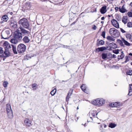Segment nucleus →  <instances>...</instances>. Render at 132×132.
Instances as JSON below:
<instances>
[{"label":"nucleus","mask_w":132,"mask_h":132,"mask_svg":"<svg viewBox=\"0 0 132 132\" xmlns=\"http://www.w3.org/2000/svg\"><path fill=\"white\" fill-rule=\"evenodd\" d=\"M12 49L13 51L14 54H17V52L16 50V47L13 45H12Z\"/></svg>","instance_id":"2f4dec72"},{"label":"nucleus","mask_w":132,"mask_h":132,"mask_svg":"<svg viewBox=\"0 0 132 132\" xmlns=\"http://www.w3.org/2000/svg\"><path fill=\"white\" fill-rule=\"evenodd\" d=\"M10 24L11 26L14 28H16L17 26L16 22L14 20H11Z\"/></svg>","instance_id":"9d476101"},{"label":"nucleus","mask_w":132,"mask_h":132,"mask_svg":"<svg viewBox=\"0 0 132 132\" xmlns=\"http://www.w3.org/2000/svg\"><path fill=\"white\" fill-rule=\"evenodd\" d=\"M127 26L129 28L132 27V22H129L127 24Z\"/></svg>","instance_id":"c9c22d12"},{"label":"nucleus","mask_w":132,"mask_h":132,"mask_svg":"<svg viewBox=\"0 0 132 132\" xmlns=\"http://www.w3.org/2000/svg\"><path fill=\"white\" fill-rule=\"evenodd\" d=\"M109 32L110 35L114 36H116L117 35H118V31L114 28H110Z\"/></svg>","instance_id":"39448f33"},{"label":"nucleus","mask_w":132,"mask_h":132,"mask_svg":"<svg viewBox=\"0 0 132 132\" xmlns=\"http://www.w3.org/2000/svg\"><path fill=\"white\" fill-rule=\"evenodd\" d=\"M8 20V16L7 15H4L3 16L2 18V22H6Z\"/></svg>","instance_id":"4468645a"},{"label":"nucleus","mask_w":132,"mask_h":132,"mask_svg":"<svg viewBox=\"0 0 132 132\" xmlns=\"http://www.w3.org/2000/svg\"><path fill=\"white\" fill-rule=\"evenodd\" d=\"M113 52L114 53L116 54H117L119 53L118 49L115 50H113Z\"/></svg>","instance_id":"58836bf2"},{"label":"nucleus","mask_w":132,"mask_h":132,"mask_svg":"<svg viewBox=\"0 0 132 132\" xmlns=\"http://www.w3.org/2000/svg\"><path fill=\"white\" fill-rule=\"evenodd\" d=\"M96 28H97L96 27L95 25H94L92 27V29H93L94 30H96Z\"/></svg>","instance_id":"49530a36"},{"label":"nucleus","mask_w":132,"mask_h":132,"mask_svg":"<svg viewBox=\"0 0 132 132\" xmlns=\"http://www.w3.org/2000/svg\"><path fill=\"white\" fill-rule=\"evenodd\" d=\"M122 54L120 56H118V59L119 60L122 59L124 57L125 55L123 52H121Z\"/></svg>","instance_id":"c85d7f7f"},{"label":"nucleus","mask_w":132,"mask_h":132,"mask_svg":"<svg viewBox=\"0 0 132 132\" xmlns=\"http://www.w3.org/2000/svg\"><path fill=\"white\" fill-rule=\"evenodd\" d=\"M122 40L123 42V43H124L125 45L127 46H130V44L126 40L123 38H122Z\"/></svg>","instance_id":"412c9836"},{"label":"nucleus","mask_w":132,"mask_h":132,"mask_svg":"<svg viewBox=\"0 0 132 132\" xmlns=\"http://www.w3.org/2000/svg\"><path fill=\"white\" fill-rule=\"evenodd\" d=\"M105 103V101L103 98H97L92 102V103L95 105L101 106L103 105Z\"/></svg>","instance_id":"f03ea898"},{"label":"nucleus","mask_w":132,"mask_h":132,"mask_svg":"<svg viewBox=\"0 0 132 132\" xmlns=\"http://www.w3.org/2000/svg\"><path fill=\"white\" fill-rule=\"evenodd\" d=\"M82 90L85 92L86 93L87 92L86 87L85 85L83 84L82 85L81 87Z\"/></svg>","instance_id":"b1692460"},{"label":"nucleus","mask_w":132,"mask_h":132,"mask_svg":"<svg viewBox=\"0 0 132 132\" xmlns=\"http://www.w3.org/2000/svg\"><path fill=\"white\" fill-rule=\"evenodd\" d=\"M131 37V35L130 34H127L126 35V37L127 38L130 39Z\"/></svg>","instance_id":"4c0bfd02"},{"label":"nucleus","mask_w":132,"mask_h":132,"mask_svg":"<svg viewBox=\"0 0 132 132\" xmlns=\"http://www.w3.org/2000/svg\"><path fill=\"white\" fill-rule=\"evenodd\" d=\"M90 118L92 119V120H93V119H92V117H90Z\"/></svg>","instance_id":"6e6d98bb"},{"label":"nucleus","mask_w":132,"mask_h":132,"mask_svg":"<svg viewBox=\"0 0 132 132\" xmlns=\"http://www.w3.org/2000/svg\"><path fill=\"white\" fill-rule=\"evenodd\" d=\"M106 38L108 40L110 41H114L115 40L114 38L110 36H107Z\"/></svg>","instance_id":"a878e982"},{"label":"nucleus","mask_w":132,"mask_h":132,"mask_svg":"<svg viewBox=\"0 0 132 132\" xmlns=\"http://www.w3.org/2000/svg\"><path fill=\"white\" fill-rule=\"evenodd\" d=\"M110 44L111 48L113 49H115L117 47V45L116 43H113Z\"/></svg>","instance_id":"bb28decb"},{"label":"nucleus","mask_w":132,"mask_h":132,"mask_svg":"<svg viewBox=\"0 0 132 132\" xmlns=\"http://www.w3.org/2000/svg\"><path fill=\"white\" fill-rule=\"evenodd\" d=\"M106 6H104L102 7L100 10L101 13L102 14H104L105 13L106 11Z\"/></svg>","instance_id":"a211bd4d"},{"label":"nucleus","mask_w":132,"mask_h":132,"mask_svg":"<svg viewBox=\"0 0 132 132\" xmlns=\"http://www.w3.org/2000/svg\"><path fill=\"white\" fill-rule=\"evenodd\" d=\"M10 41L12 43L15 44H17L18 42L17 39H16V38L14 37L11 39Z\"/></svg>","instance_id":"2eb2a0df"},{"label":"nucleus","mask_w":132,"mask_h":132,"mask_svg":"<svg viewBox=\"0 0 132 132\" xmlns=\"http://www.w3.org/2000/svg\"><path fill=\"white\" fill-rule=\"evenodd\" d=\"M14 37L16 38H18L19 40L22 39V34L20 33L19 31H16L14 32Z\"/></svg>","instance_id":"0eeeda50"},{"label":"nucleus","mask_w":132,"mask_h":132,"mask_svg":"<svg viewBox=\"0 0 132 132\" xmlns=\"http://www.w3.org/2000/svg\"><path fill=\"white\" fill-rule=\"evenodd\" d=\"M108 47H105L103 46L101 47H98L96 49V51L97 52H99L100 51H104L106 50H110L111 48L108 49Z\"/></svg>","instance_id":"6e6552de"},{"label":"nucleus","mask_w":132,"mask_h":132,"mask_svg":"<svg viewBox=\"0 0 132 132\" xmlns=\"http://www.w3.org/2000/svg\"><path fill=\"white\" fill-rule=\"evenodd\" d=\"M24 122L27 126H29L31 125L30 121L28 119H26L24 120Z\"/></svg>","instance_id":"dca6fc26"},{"label":"nucleus","mask_w":132,"mask_h":132,"mask_svg":"<svg viewBox=\"0 0 132 132\" xmlns=\"http://www.w3.org/2000/svg\"><path fill=\"white\" fill-rule=\"evenodd\" d=\"M129 96L132 95V85L130 84L129 85V93L128 94Z\"/></svg>","instance_id":"6ab92c4d"},{"label":"nucleus","mask_w":132,"mask_h":132,"mask_svg":"<svg viewBox=\"0 0 132 132\" xmlns=\"http://www.w3.org/2000/svg\"><path fill=\"white\" fill-rule=\"evenodd\" d=\"M127 20L128 18L127 16H123L122 19V21L125 24H126L127 22Z\"/></svg>","instance_id":"5701e85b"},{"label":"nucleus","mask_w":132,"mask_h":132,"mask_svg":"<svg viewBox=\"0 0 132 132\" xmlns=\"http://www.w3.org/2000/svg\"><path fill=\"white\" fill-rule=\"evenodd\" d=\"M131 64L132 65V62L131 63Z\"/></svg>","instance_id":"bf43d9fd"},{"label":"nucleus","mask_w":132,"mask_h":132,"mask_svg":"<svg viewBox=\"0 0 132 132\" xmlns=\"http://www.w3.org/2000/svg\"><path fill=\"white\" fill-rule=\"evenodd\" d=\"M10 32L9 30H6L5 32H2L1 34L2 38L4 39L8 38L10 36Z\"/></svg>","instance_id":"423d86ee"},{"label":"nucleus","mask_w":132,"mask_h":132,"mask_svg":"<svg viewBox=\"0 0 132 132\" xmlns=\"http://www.w3.org/2000/svg\"><path fill=\"white\" fill-rule=\"evenodd\" d=\"M119 8L118 7H115V9L116 10V11H118Z\"/></svg>","instance_id":"09e8293b"},{"label":"nucleus","mask_w":132,"mask_h":132,"mask_svg":"<svg viewBox=\"0 0 132 132\" xmlns=\"http://www.w3.org/2000/svg\"><path fill=\"white\" fill-rule=\"evenodd\" d=\"M125 58L126 59V61H125V62H126L127 61H129V59L128 56H126L125 57Z\"/></svg>","instance_id":"79ce46f5"},{"label":"nucleus","mask_w":132,"mask_h":132,"mask_svg":"<svg viewBox=\"0 0 132 132\" xmlns=\"http://www.w3.org/2000/svg\"><path fill=\"white\" fill-rule=\"evenodd\" d=\"M105 33L104 31H103L102 34V35L104 38H105Z\"/></svg>","instance_id":"c03bdc74"},{"label":"nucleus","mask_w":132,"mask_h":132,"mask_svg":"<svg viewBox=\"0 0 132 132\" xmlns=\"http://www.w3.org/2000/svg\"><path fill=\"white\" fill-rule=\"evenodd\" d=\"M104 42L102 40H101L99 42V43L101 45H102L104 44Z\"/></svg>","instance_id":"a19ab883"},{"label":"nucleus","mask_w":132,"mask_h":132,"mask_svg":"<svg viewBox=\"0 0 132 132\" xmlns=\"http://www.w3.org/2000/svg\"><path fill=\"white\" fill-rule=\"evenodd\" d=\"M56 92V89H54L50 93V94H51L52 95L54 96L55 95Z\"/></svg>","instance_id":"473e14b6"},{"label":"nucleus","mask_w":132,"mask_h":132,"mask_svg":"<svg viewBox=\"0 0 132 132\" xmlns=\"http://www.w3.org/2000/svg\"><path fill=\"white\" fill-rule=\"evenodd\" d=\"M112 25L115 27L117 28H119V25L117 21L114 19H113L111 21Z\"/></svg>","instance_id":"1a4fd4ad"},{"label":"nucleus","mask_w":132,"mask_h":132,"mask_svg":"<svg viewBox=\"0 0 132 132\" xmlns=\"http://www.w3.org/2000/svg\"><path fill=\"white\" fill-rule=\"evenodd\" d=\"M108 53H103L102 54V57L103 59L106 60L107 57V56L108 55Z\"/></svg>","instance_id":"4be33fe9"},{"label":"nucleus","mask_w":132,"mask_h":132,"mask_svg":"<svg viewBox=\"0 0 132 132\" xmlns=\"http://www.w3.org/2000/svg\"><path fill=\"white\" fill-rule=\"evenodd\" d=\"M6 109L8 117L10 119L12 118L13 114L10 104H7L6 105Z\"/></svg>","instance_id":"7ed1b4c3"},{"label":"nucleus","mask_w":132,"mask_h":132,"mask_svg":"<svg viewBox=\"0 0 132 132\" xmlns=\"http://www.w3.org/2000/svg\"><path fill=\"white\" fill-rule=\"evenodd\" d=\"M117 125L115 124L111 123H110L109 126V127L111 128H113L115 127Z\"/></svg>","instance_id":"c756f323"},{"label":"nucleus","mask_w":132,"mask_h":132,"mask_svg":"<svg viewBox=\"0 0 132 132\" xmlns=\"http://www.w3.org/2000/svg\"><path fill=\"white\" fill-rule=\"evenodd\" d=\"M98 114V113H97L96 114V113L95 111H93V112H90V115L91 116H93V117L95 116L96 114V115H97Z\"/></svg>","instance_id":"f704fd0d"},{"label":"nucleus","mask_w":132,"mask_h":132,"mask_svg":"<svg viewBox=\"0 0 132 132\" xmlns=\"http://www.w3.org/2000/svg\"><path fill=\"white\" fill-rule=\"evenodd\" d=\"M36 84H34L32 85V88H34H34H35L36 89L35 87L36 86Z\"/></svg>","instance_id":"de8ad7c7"},{"label":"nucleus","mask_w":132,"mask_h":132,"mask_svg":"<svg viewBox=\"0 0 132 132\" xmlns=\"http://www.w3.org/2000/svg\"><path fill=\"white\" fill-rule=\"evenodd\" d=\"M20 28L22 32V34H24V35H26L30 34V32L29 31H28L23 28L22 27H20Z\"/></svg>","instance_id":"f8f14e48"},{"label":"nucleus","mask_w":132,"mask_h":132,"mask_svg":"<svg viewBox=\"0 0 132 132\" xmlns=\"http://www.w3.org/2000/svg\"><path fill=\"white\" fill-rule=\"evenodd\" d=\"M110 106H111L112 107H116L118 106V103L116 102L115 103H112L110 104Z\"/></svg>","instance_id":"cd10ccee"},{"label":"nucleus","mask_w":132,"mask_h":132,"mask_svg":"<svg viewBox=\"0 0 132 132\" xmlns=\"http://www.w3.org/2000/svg\"><path fill=\"white\" fill-rule=\"evenodd\" d=\"M112 56L113 58H116V55L114 54Z\"/></svg>","instance_id":"8fccbe9b"},{"label":"nucleus","mask_w":132,"mask_h":132,"mask_svg":"<svg viewBox=\"0 0 132 132\" xmlns=\"http://www.w3.org/2000/svg\"><path fill=\"white\" fill-rule=\"evenodd\" d=\"M103 23V21H101V23Z\"/></svg>","instance_id":"13d9d810"},{"label":"nucleus","mask_w":132,"mask_h":132,"mask_svg":"<svg viewBox=\"0 0 132 132\" xmlns=\"http://www.w3.org/2000/svg\"><path fill=\"white\" fill-rule=\"evenodd\" d=\"M121 40L118 39L117 40L118 42L119 43L120 45L121 46H124V45L123 44V42L122 40V38Z\"/></svg>","instance_id":"7c9ffc66"},{"label":"nucleus","mask_w":132,"mask_h":132,"mask_svg":"<svg viewBox=\"0 0 132 132\" xmlns=\"http://www.w3.org/2000/svg\"><path fill=\"white\" fill-rule=\"evenodd\" d=\"M72 92V90H70L66 98V101H68L69 99L70 98Z\"/></svg>","instance_id":"aec40b11"},{"label":"nucleus","mask_w":132,"mask_h":132,"mask_svg":"<svg viewBox=\"0 0 132 132\" xmlns=\"http://www.w3.org/2000/svg\"><path fill=\"white\" fill-rule=\"evenodd\" d=\"M4 51L2 50V48L0 47V54H2L3 53Z\"/></svg>","instance_id":"37998d69"},{"label":"nucleus","mask_w":132,"mask_h":132,"mask_svg":"<svg viewBox=\"0 0 132 132\" xmlns=\"http://www.w3.org/2000/svg\"><path fill=\"white\" fill-rule=\"evenodd\" d=\"M3 46L5 50V49L8 50L9 48H11L10 45L9 43L7 42H5L4 43Z\"/></svg>","instance_id":"9b49d317"},{"label":"nucleus","mask_w":132,"mask_h":132,"mask_svg":"<svg viewBox=\"0 0 132 132\" xmlns=\"http://www.w3.org/2000/svg\"><path fill=\"white\" fill-rule=\"evenodd\" d=\"M129 55H131V56H132V53H130L129 54Z\"/></svg>","instance_id":"5fc2aeb1"},{"label":"nucleus","mask_w":132,"mask_h":132,"mask_svg":"<svg viewBox=\"0 0 132 132\" xmlns=\"http://www.w3.org/2000/svg\"><path fill=\"white\" fill-rule=\"evenodd\" d=\"M3 56L5 57H8L10 55V53L8 50L5 49V50L4 54H3Z\"/></svg>","instance_id":"f3484780"},{"label":"nucleus","mask_w":132,"mask_h":132,"mask_svg":"<svg viewBox=\"0 0 132 132\" xmlns=\"http://www.w3.org/2000/svg\"><path fill=\"white\" fill-rule=\"evenodd\" d=\"M126 73L127 75L130 76L132 75V70H128L127 72Z\"/></svg>","instance_id":"72a5a7b5"},{"label":"nucleus","mask_w":132,"mask_h":132,"mask_svg":"<svg viewBox=\"0 0 132 132\" xmlns=\"http://www.w3.org/2000/svg\"><path fill=\"white\" fill-rule=\"evenodd\" d=\"M108 16H109V17H110V15H109Z\"/></svg>","instance_id":"4d7b16f0"},{"label":"nucleus","mask_w":132,"mask_h":132,"mask_svg":"<svg viewBox=\"0 0 132 132\" xmlns=\"http://www.w3.org/2000/svg\"><path fill=\"white\" fill-rule=\"evenodd\" d=\"M100 123H98V124H100Z\"/></svg>","instance_id":"680f3d73"},{"label":"nucleus","mask_w":132,"mask_h":132,"mask_svg":"<svg viewBox=\"0 0 132 132\" xmlns=\"http://www.w3.org/2000/svg\"><path fill=\"white\" fill-rule=\"evenodd\" d=\"M125 5H123L121 8L120 7L119 8V11L122 13H124L127 11L125 8Z\"/></svg>","instance_id":"ddd939ff"},{"label":"nucleus","mask_w":132,"mask_h":132,"mask_svg":"<svg viewBox=\"0 0 132 132\" xmlns=\"http://www.w3.org/2000/svg\"><path fill=\"white\" fill-rule=\"evenodd\" d=\"M78 109V108H77V109Z\"/></svg>","instance_id":"052dcab7"},{"label":"nucleus","mask_w":132,"mask_h":132,"mask_svg":"<svg viewBox=\"0 0 132 132\" xmlns=\"http://www.w3.org/2000/svg\"><path fill=\"white\" fill-rule=\"evenodd\" d=\"M131 11H132V10H131Z\"/></svg>","instance_id":"e2e57ef3"},{"label":"nucleus","mask_w":132,"mask_h":132,"mask_svg":"<svg viewBox=\"0 0 132 132\" xmlns=\"http://www.w3.org/2000/svg\"><path fill=\"white\" fill-rule=\"evenodd\" d=\"M8 84V82L7 81H5L4 82L3 84V86L4 87H7V85Z\"/></svg>","instance_id":"e433bc0d"},{"label":"nucleus","mask_w":132,"mask_h":132,"mask_svg":"<svg viewBox=\"0 0 132 132\" xmlns=\"http://www.w3.org/2000/svg\"><path fill=\"white\" fill-rule=\"evenodd\" d=\"M120 30L122 33H125L126 32V31L122 28H120Z\"/></svg>","instance_id":"a18cd8bd"},{"label":"nucleus","mask_w":132,"mask_h":132,"mask_svg":"<svg viewBox=\"0 0 132 132\" xmlns=\"http://www.w3.org/2000/svg\"><path fill=\"white\" fill-rule=\"evenodd\" d=\"M127 14L129 17H132V12H128L127 13Z\"/></svg>","instance_id":"ea45409f"},{"label":"nucleus","mask_w":132,"mask_h":132,"mask_svg":"<svg viewBox=\"0 0 132 132\" xmlns=\"http://www.w3.org/2000/svg\"><path fill=\"white\" fill-rule=\"evenodd\" d=\"M18 24L20 27L22 26L26 28H28L29 26V24L27 20L25 18H23L19 20Z\"/></svg>","instance_id":"f257e3e1"},{"label":"nucleus","mask_w":132,"mask_h":132,"mask_svg":"<svg viewBox=\"0 0 132 132\" xmlns=\"http://www.w3.org/2000/svg\"><path fill=\"white\" fill-rule=\"evenodd\" d=\"M130 6L132 7V2L130 3Z\"/></svg>","instance_id":"603ef678"},{"label":"nucleus","mask_w":132,"mask_h":132,"mask_svg":"<svg viewBox=\"0 0 132 132\" xmlns=\"http://www.w3.org/2000/svg\"><path fill=\"white\" fill-rule=\"evenodd\" d=\"M26 49V46L24 44H20L18 46L17 50L19 53H21L24 52Z\"/></svg>","instance_id":"20e7f679"},{"label":"nucleus","mask_w":132,"mask_h":132,"mask_svg":"<svg viewBox=\"0 0 132 132\" xmlns=\"http://www.w3.org/2000/svg\"><path fill=\"white\" fill-rule=\"evenodd\" d=\"M23 41L25 43H28L30 41V39L27 36L25 37L23 39Z\"/></svg>","instance_id":"393cba45"},{"label":"nucleus","mask_w":132,"mask_h":132,"mask_svg":"<svg viewBox=\"0 0 132 132\" xmlns=\"http://www.w3.org/2000/svg\"><path fill=\"white\" fill-rule=\"evenodd\" d=\"M107 127V126L106 125H105L104 126V127L106 128Z\"/></svg>","instance_id":"864d4df0"},{"label":"nucleus","mask_w":132,"mask_h":132,"mask_svg":"<svg viewBox=\"0 0 132 132\" xmlns=\"http://www.w3.org/2000/svg\"><path fill=\"white\" fill-rule=\"evenodd\" d=\"M104 17H102L101 18V19L102 20H104Z\"/></svg>","instance_id":"3c124183"}]
</instances>
